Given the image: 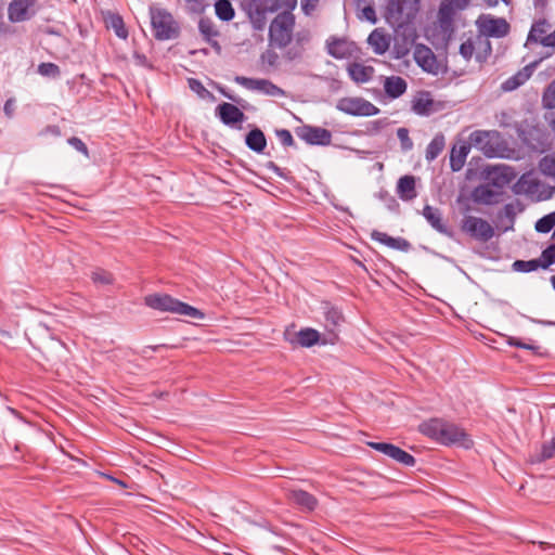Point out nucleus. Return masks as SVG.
I'll return each instance as SVG.
<instances>
[{
    "label": "nucleus",
    "instance_id": "6e6552de",
    "mask_svg": "<svg viewBox=\"0 0 555 555\" xmlns=\"http://www.w3.org/2000/svg\"><path fill=\"white\" fill-rule=\"evenodd\" d=\"M336 107L338 111L351 116L367 117L379 113L378 107L363 98H343L337 102Z\"/></svg>",
    "mask_w": 555,
    "mask_h": 555
},
{
    "label": "nucleus",
    "instance_id": "9b49d317",
    "mask_svg": "<svg viewBox=\"0 0 555 555\" xmlns=\"http://www.w3.org/2000/svg\"><path fill=\"white\" fill-rule=\"evenodd\" d=\"M296 134L310 145H330L332 132L325 128L305 125L297 128Z\"/></svg>",
    "mask_w": 555,
    "mask_h": 555
},
{
    "label": "nucleus",
    "instance_id": "2f4dec72",
    "mask_svg": "<svg viewBox=\"0 0 555 555\" xmlns=\"http://www.w3.org/2000/svg\"><path fill=\"white\" fill-rule=\"evenodd\" d=\"M198 30L204 39L210 42L212 47H219L217 41H211V38L217 37L219 33L210 18L202 17L198 22Z\"/></svg>",
    "mask_w": 555,
    "mask_h": 555
},
{
    "label": "nucleus",
    "instance_id": "9d476101",
    "mask_svg": "<svg viewBox=\"0 0 555 555\" xmlns=\"http://www.w3.org/2000/svg\"><path fill=\"white\" fill-rule=\"evenodd\" d=\"M234 81L248 90L259 91L270 96L285 95V91L282 88L268 79L235 76Z\"/></svg>",
    "mask_w": 555,
    "mask_h": 555
},
{
    "label": "nucleus",
    "instance_id": "864d4df0",
    "mask_svg": "<svg viewBox=\"0 0 555 555\" xmlns=\"http://www.w3.org/2000/svg\"><path fill=\"white\" fill-rule=\"evenodd\" d=\"M474 52H475V46H474V42L472 41V39H468L466 41H464L461 46H460V54L466 60V61H469L473 55H474Z\"/></svg>",
    "mask_w": 555,
    "mask_h": 555
},
{
    "label": "nucleus",
    "instance_id": "2eb2a0df",
    "mask_svg": "<svg viewBox=\"0 0 555 555\" xmlns=\"http://www.w3.org/2000/svg\"><path fill=\"white\" fill-rule=\"evenodd\" d=\"M238 106L237 104L223 102L216 107V115L225 126L241 124L246 119V116Z\"/></svg>",
    "mask_w": 555,
    "mask_h": 555
},
{
    "label": "nucleus",
    "instance_id": "473e14b6",
    "mask_svg": "<svg viewBox=\"0 0 555 555\" xmlns=\"http://www.w3.org/2000/svg\"><path fill=\"white\" fill-rule=\"evenodd\" d=\"M433 103L434 102L429 98V93L424 92L413 100L412 109L418 115H428L431 109Z\"/></svg>",
    "mask_w": 555,
    "mask_h": 555
},
{
    "label": "nucleus",
    "instance_id": "4d7b16f0",
    "mask_svg": "<svg viewBox=\"0 0 555 555\" xmlns=\"http://www.w3.org/2000/svg\"><path fill=\"white\" fill-rule=\"evenodd\" d=\"M362 17L372 24H376L377 22L375 9L372 5H366L362 9Z\"/></svg>",
    "mask_w": 555,
    "mask_h": 555
},
{
    "label": "nucleus",
    "instance_id": "6ab92c4d",
    "mask_svg": "<svg viewBox=\"0 0 555 555\" xmlns=\"http://www.w3.org/2000/svg\"><path fill=\"white\" fill-rule=\"evenodd\" d=\"M422 215L426 219V221L431 225L433 229H435L440 234H443L448 237H452L453 233L443 222L442 212L440 211L439 208L433 207L430 205H425Z\"/></svg>",
    "mask_w": 555,
    "mask_h": 555
},
{
    "label": "nucleus",
    "instance_id": "774afa93",
    "mask_svg": "<svg viewBox=\"0 0 555 555\" xmlns=\"http://www.w3.org/2000/svg\"><path fill=\"white\" fill-rule=\"evenodd\" d=\"M297 4V0H282L281 8L285 7L293 10Z\"/></svg>",
    "mask_w": 555,
    "mask_h": 555
},
{
    "label": "nucleus",
    "instance_id": "cd10ccee",
    "mask_svg": "<svg viewBox=\"0 0 555 555\" xmlns=\"http://www.w3.org/2000/svg\"><path fill=\"white\" fill-rule=\"evenodd\" d=\"M367 43L375 54L382 55L389 49L390 40L382 29L376 28L369 35Z\"/></svg>",
    "mask_w": 555,
    "mask_h": 555
},
{
    "label": "nucleus",
    "instance_id": "603ef678",
    "mask_svg": "<svg viewBox=\"0 0 555 555\" xmlns=\"http://www.w3.org/2000/svg\"><path fill=\"white\" fill-rule=\"evenodd\" d=\"M555 456V437L544 443L541 449V460L545 461Z\"/></svg>",
    "mask_w": 555,
    "mask_h": 555
},
{
    "label": "nucleus",
    "instance_id": "39448f33",
    "mask_svg": "<svg viewBox=\"0 0 555 555\" xmlns=\"http://www.w3.org/2000/svg\"><path fill=\"white\" fill-rule=\"evenodd\" d=\"M295 17L289 12L278 14L269 27V40L271 44L280 49L286 48L293 39Z\"/></svg>",
    "mask_w": 555,
    "mask_h": 555
},
{
    "label": "nucleus",
    "instance_id": "a211bd4d",
    "mask_svg": "<svg viewBox=\"0 0 555 555\" xmlns=\"http://www.w3.org/2000/svg\"><path fill=\"white\" fill-rule=\"evenodd\" d=\"M414 61L423 70L437 74V59L430 48L417 44L414 50Z\"/></svg>",
    "mask_w": 555,
    "mask_h": 555
},
{
    "label": "nucleus",
    "instance_id": "a18cd8bd",
    "mask_svg": "<svg viewBox=\"0 0 555 555\" xmlns=\"http://www.w3.org/2000/svg\"><path fill=\"white\" fill-rule=\"evenodd\" d=\"M251 5L273 13L281 9V1L280 0H251Z\"/></svg>",
    "mask_w": 555,
    "mask_h": 555
},
{
    "label": "nucleus",
    "instance_id": "3c124183",
    "mask_svg": "<svg viewBox=\"0 0 555 555\" xmlns=\"http://www.w3.org/2000/svg\"><path fill=\"white\" fill-rule=\"evenodd\" d=\"M67 143L86 157H89V150L81 139L77 137H70L68 138Z\"/></svg>",
    "mask_w": 555,
    "mask_h": 555
},
{
    "label": "nucleus",
    "instance_id": "4be33fe9",
    "mask_svg": "<svg viewBox=\"0 0 555 555\" xmlns=\"http://www.w3.org/2000/svg\"><path fill=\"white\" fill-rule=\"evenodd\" d=\"M35 0H13L9 4V20L13 23L24 22L29 18L28 10L33 7Z\"/></svg>",
    "mask_w": 555,
    "mask_h": 555
},
{
    "label": "nucleus",
    "instance_id": "7ed1b4c3",
    "mask_svg": "<svg viewBox=\"0 0 555 555\" xmlns=\"http://www.w3.org/2000/svg\"><path fill=\"white\" fill-rule=\"evenodd\" d=\"M470 144L486 157H503L507 142L498 130H475L469 134Z\"/></svg>",
    "mask_w": 555,
    "mask_h": 555
},
{
    "label": "nucleus",
    "instance_id": "09e8293b",
    "mask_svg": "<svg viewBox=\"0 0 555 555\" xmlns=\"http://www.w3.org/2000/svg\"><path fill=\"white\" fill-rule=\"evenodd\" d=\"M397 137L401 143V149L403 151H410L413 147V142L409 135V130L406 128H399L397 130Z\"/></svg>",
    "mask_w": 555,
    "mask_h": 555
},
{
    "label": "nucleus",
    "instance_id": "dca6fc26",
    "mask_svg": "<svg viewBox=\"0 0 555 555\" xmlns=\"http://www.w3.org/2000/svg\"><path fill=\"white\" fill-rule=\"evenodd\" d=\"M516 177L515 169L506 165L495 166L488 171L490 184L500 190L508 185Z\"/></svg>",
    "mask_w": 555,
    "mask_h": 555
},
{
    "label": "nucleus",
    "instance_id": "20e7f679",
    "mask_svg": "<svg viewBox=\"0 0 555 555\" xmlns=\"http://www.w3.org/2000/svg\"><path fill=\"white\" fill-rule=\"evenodd\" d=\"M145 305L152 309L185 315L202 320L205 314L195 307L190 306L167 294H154L145 297Z\"/></svg>",
    "mask_w": 555,
    "mask_h": 555
},
{
    "label": "nucleus",
    "instance_id": "58836bf2",
    "mask_svg": "<svg viewBox=\"0 0 555 555\" xmlns=\"http://www.w3.org/2000/svg\"><path fill=\"white\" fill-rule=\"evenodd\" d=\"M539 268L543 269V262L541 257L539 259L531 260H516L513 263V269L517 272L528 273L531 271H535Z\"/></svg>",
    "mask_w": 555,
    "mask_h": 555
},
{
    "label": "nucleus",
    "instance_id": "1a4fd4ad",
    "mask_svg": "<svg viewBox=\"0 0 555 555\" xmlns=\"http://www.w3.org/2000/svg\"><path fill=\"white\" fill-rule=\"evenodd\" d=\"M326 51L328 55L336 60H345L356 57L360 49L347 38L332 36L326 40Z\"/></svg>",
    "mask_w": 555,
    "mask_h": 555
},
{
    "label": "nucleus",
    "instance_id": "393cba45",
    "mask_svg": "<svg viewBox=\"0 0 555 555\" xmlns=\"http://www.w3.org/2000/svg\"><path fill=\"white\" fill-rule=\"evenodd\" d=\"M408 83L400 76H389L384 80V91L390 99H398L406 92Z\"/></svg>",
    "mask_w": 555,
    "mask_h": 555
},
{
    "label": "nucleus",
    "instance_id": "ddd939ff",
    "mask_svg": "<svg viewBox=\"0 0 555 555\" xmlns=\"http://www.w3.org/2000/svg\"><path fill=\"white\" fill-rule=\"evenodd\" d=\"M372 449L389 456L405 466H414L415 457L401 448L388 442H367Z\"/></svg>",
    "mask_w": 555,
    "mask_h": 555
},
{
    "label": "nucleus",
    "instance_id": "bb28decb",
    "mask_svg": "<svg viewBox=\"0 0 555 555\" xmlns=\"http://www.w3.org/2000/svg\"><path fill=\"white\" fill-rule=\"evenodd\" d=\"M397 194L402 201H412L417 196L415 190V177L403 176L398 180Z\"/></svg>",
    "mask_w": 555,
    "mask_h": 555
},
{
    "label": "nucleus",
    "instance_id": "0eeeda50",
    "mask_svg": "<svg viewBox=\"0 0 555 555\" xmlns=\"http://www.w3.org/2000/svg\"><path fill=\"white\" fill-rule=\"evenodd\" d=\"M461 231L479 242H488L494 236L493 227L485 219L465 216L461 222Z\"/></svg>",
    "mask_w": 555,
    "mask_h": 555
},
{
    "label": "nucleus",
    "instance_id": "f257e3e1",
    "mask_svg": "<svg viewBox=\"0 0 555 555\" xmlns=\"http://www.w3.org/2000/svg\"><path fill=\"white\" fill-rule=\"evenodd\" d=\"M420 10V0H389L386 18L396 28L395 49L397 57L405 56L414 43L415 29L412 26Z\"/></svg>",
    "mask_w": 555,
    "mask_h": 555
},
{
    "label": "nucleus",
    "instance_id": "4c0bfd02",
    "mask_svg": "<svg viewBox=\"0 0 555 555\" xmlns=\"http://www.w3.org/2000/svg\"><path fill=\"white\" fill-rule=\"evenodd\" d=\"M540 172L550 178H555V153L546 154L539 160Z\"/></svg>",
    "mask_w": 555,
    "mask_h": 555
},
{
    "label": "nucleus",
    "instance_id": "4468645a",
    "mask_svg": "<svg viewBox=\"0 0 555 555\" xmlns=\"http://www.w3.org/2000/svg\"><path fill=\"white\" fill-rule=\"evenodd\" d=\"M321 309L324 315V326L333 339L337 338V332L340 325L345 322V317L341 310L332 305L330 301H323Z\"/></svg>",
    "mask_w": 555,
    "mask_h": 555
},
{
    "label": "nucleus",
    "instance_id": "5701e85b",
    "mask_svg": "<svg viewBox=\"0 0 555 555\" xmlns=\"http://www.w3.org/2000/svg\"><path fill=\"white\" fill-rule=\"evenodd\" d=\"M470 140L468 142H461L459 145H454L450 154V167L453 171H460L466 162V157L472 149Z\"/></svg>",
    "mask_w": 555,
    "mask_h": 555
},
{
    "label": "nucleus",
    "instance_id": "f8f14e48",
    "mask_svg": "<svg viewBox=\"0 0 555 555\" xmlns=\"http://www.w3.org/2000/svg\"><path fill=\"white\" fill-rule=\"evenodd\" d=\"M478 26L482 34L493 38H503L508 35L511 29L505 18L491 15L481 16L478 21Z\"/></svg>",
    "mask_w": 555,
    "mask_h": 555
},
{
    "label": "nucleus",
    "instance_id": "a19ab883",
    "mask_svg": "<svg viewBox=\"0 0 555 555\" xmlns=\"http://www.w3.org/2000/svg\"><path fill=\"white\" fill-rule=\"evenodd\" d=\"M188 83H189V88L193 92H195L199 98L209 99L211 101L215 100V95L210 91H208L198 79L190 78L188 80Z\"/></svg>",
    "mask_w": 555,
    "mask_h": 555
},
{
    "label": "nucleus",
    "instance_id": "69168bd1",
    "mask_svg": "<svg viewBox=\"0 0 555 555\" xmlns=\"http://www.w3.org/2000/svg\"><path fill=\"white\" fill-rule=\"evenodd\" d=\"M517 77H513L511 79H508L506 82H505V86H506V89L511 90V89H514L516 88L517 86H519V81L516 80Z\"/></svg>",
    "mask_w": 555,
    "mask_h": 555
},
{
    "label": "nucleus",
    "instance_id": "37998d69",
    "mask_svg": "<svg viewBox=\"0 0 555 555\" xmlns=\"http://www.w3.org/2000/svg\"><path fill=\"white\" fill-rule=\"evenodd\" d=\"M37 72L43 77L56 78L61 75L59 65L51 62H43L38 65Z\"/></svg>",
    "mask_w": 555,
    "mask_h": 555
},
{
    "label": "nucleus",
    "instance_id": "13d9d810",
    "mask_svg": "<svg viewBox=\"0 0 555 555\" xmlns=\"http://www.w3.org/2000/svg\"><path fill=\"white\" fill-rule=\"evenodd\" d=\"M319 0H301V9L306 14H310L318 5Z\"/></svg>",
    "mask_w": 555,
    "mask_h": 555
},
{
    "label": "nucleus",
    "instance_id": "f704fd0d",
    "mask_svg": "<svg viewBox=\"0 0 555 555\" xmlns=\"http://www.w3.org/2000/svg\"><path fill=\"white\" fill-rule=\"evenodd\" d=\"M444 143L446 142L443 134L435 135V138L429 142V144L426 147V159L428 162L436 159L443 151Z\"/></svg>",
    "mask_w": 555,
    "mask_h": 555
},
{
    "label": "nucleus",
    "instance_id": "423d86ee",
    "mask_svg": "<svg viewBox=\"0 0 555 555\" xmlns=\"http://www.w3.org/2000/svg\"><path fill=\"white\" fill-rule=\"evenodd\" d=\"M151 24L157 40L175 39L179 36V25L165 9L150 8Z\"/></svg>",
    "mask_w": 555,
    "mask_h": 555
},
{
    "label": "nucleus",
    "instance_id": "412c9836",
    "mask_svg": "<svg viewBox=\"0 0 555 555\" xmlns=\"http://www.w3.org/2000/svg\"><path fill=\"white\" fill-rule=\"evenodd\" d=\"M492 186L493 185H491L490 182L475 186L472 191V199L476 204L482 205H492L498 203L500 192L494 191Z\"/></svg>",
    "mask_w": 555,
    "mask_h": 555
},
{
    "label": "nucleus",
    "instance_id": "c9c22d12",
    "mask_svg": "<svg viewBox=\"0 0 555 555\" xmlns=\"http://www.w3.org/2000/svg\"><path fill=\"white\" fill-rule=\"evenodd\" d=\"M269 11L263 9H258L256 7L250 8L248 11V17L255 30H263L267 24V13Z\"/></svg>",
    "mask_w": 555,
    "mask_h": 555
},
{
    "label": "nucleus",
    "instance_id": "e433bc0d",
    "mask_svg": "<svg viewBox=\"0 0 555 555\" xmlns=\"http://www.w3.org/2000/svg\"><path fill=\"white\" fill-rule=\"evenodd\" d=\"M107 26L115 31L117 37L121 39H127L128 30L125 26L122 17L119 14H109L107 18Z\"/></svg>",
    "mask_w": 555,
    "mask_h": 555
},
{
    "label": "nucleus",
    "instance_id": "f03ea898",
    "mask_svg": "<svg viewBox=\"0 0 555 555\" xmlns=\"http://www.w3.org/2000/svg\"><path fill=\"white\" fill-rule=\"evenodd\" d=\"M420 430L425 436L444 446L456 444L465 449L473 446L469 435L459 425L442 418H431L420 425Z\"/></svg>",
    "mask_w": 555,
    "mask_h": 555
},
{
    "label": "nucleus",
    "instance_id": "a878e982",
    "mask_svg": "<svg viewBox=\"0 0 555 555\" xmlns=\"http://www.w3.org/2000/svg\"><path fill=\"white\" fill-rule=\"evenodd\" d=\"M539 186V181L532 178L530 172L522 173L512 186V191L516 195L533 194Z\"/></svg>",
    "mask_w": 555,
    "mask_h": 555
},
{
    "label": "nucleus",
    "instance_id": "7c9ffc66",
    "mask_svg": "<svg viewBox=\"0 0 555 555\" xmlns=\"http://www.w3.org/2000/svg\"><path fill=\"white\" fill-rule=\"evenodd\" d=\"M348 73L353 81L364 83L372 79L374 68L360 63H351L348 66Z\"/></svg>",
    "mask_w": 555,
    "mask_h": 555
},
{
    "label": "nucleus",
    "instance_id": "c03bdc74",
    "mask_svg": "<svg viewBox=\"0 0 555 555\" xmlns=\"http://www.w3.org/2000/svg\"><path fill=\"white\" fill-rule=\"evenodd\" d=\"M542 104L544 108H555V79L544 90L542 95Z\"/></svg>",
    "mask_w": 555,
    "mask_h": 555
},
{
    "label": "nucleus",
    "instance_id": "de8ad7c7",
    "mask_svg": "<svg viewBox=\"0 0 555 555\" xmlns=\"http://www.w3.org/2000/svg\"><path fill=\"white\" fill-rule=\"evenodd\" d=\"M543 269H547L555 263V244L548 245L541 254Z\"/></svg>",
    "mask_w": 555,
    "mask_h": 555
},
{
    "label": "nucleus",
    "instance_id": "338daca9",
    "mask_svg": "<svg viewBox=\"0 0 555 555\" xmlns=\"http://www.w3.org/2000/svg\"><path fill=\"white\" fill-rule=\"evenodd\" d=\"M535 9L543 10L546 8L548 0H532Z\"/></svg>",
    "mask_w": 555,
    "mask_h": 555
},
{
    "label": "nucleus",
    "instance_id": "c85d7f7f",
    "mask_svg": "<svg viewBox=\"0 0 555 555\" xmlns=\"http://www.w3.org/2000/svg\"><path fill=\"white\" fill-rule=\"evenodd\" d=\"M288 499L297 504L298 506L308 511H313L318 504V500L311 493L305 490H291L288 492Z\"/></svg>",
    "mask_w": 555,
    "mask_h": 555
},
{
    "label": "nucleus",
    "instance_id": "8fccbe9b",
    "mask_svg": "<svg viewBox=\"0 0 555 555\" xmlns=\"http://www.w3.org/2000/svg\"><path fill=\"white\" fill-rule=\"evenodd\" d=\"M278 139L280 140L283 146H293L295 145V141L289 130L287 129H279L275 131Z\"/></svg>",
    "mask_w": 555,
    "mask_h": 555
},
{
    "label": "nucleus",
    "instance_id": "5fc2aeb1",
    "mask_svg": "<svg viewBox=\"0 0 555 555\" xmlns=\"http://www.w3.org/2000/svg\"><path fill=\"white\" fill-rule=\"evenodd\" d=\"M507 344L512 347H516V348H520V349H526V350H532V351H535L537 349H539L538 346H534L532 344H528V343H524L521 339L517 338V337H513V336H509L507 338Z\"/></svg>",
    "mask_w": 555,
    "mask_h": 555
},
{
    "label": "nucleus",
    "instance_id": "f3484780",
    "mask_svg": "<svg viewBox=\"0 0 555 555\" xmlns=\"http://www.w3.org/2000/svg\"><path fill=\"white\" fill-rule=\"evenodd\" d=\"M285 339L293 346L297 345L300 347L309 348L319 343L320 333L314 328L306 327L301 328L297 333H294L293 335L286 332Z\"/></svg>",
    "mask_w": 555,
    "mask_h": 555
},
{
    "label": "nucleus",
    "instance_id": "c756f323",
    "mask_svg": "<svg viewBox=\"0 0 555 555\" xmlns=\"http://www.w3.org/2000/svg\"><path fill=\"white\" fill-rule=\"evenodd\" d=\"M247 147L258 154L263 153L267 146V139L263 131L259 128L251 129L245 137Z\"/></svg>",
    "mask_w": 555,
    "mask_h": 555
},
{
    "label": "nucleus",
    "instance_id": "79ce46f5",
    "mask_svg": "<svg viewBox=\"0 0 555 555\" xmlns=\"http://www.w3.org/2000/svg\"><path fill=\"white\" fill-rule=\"evenodd\" d=\"M91 280L98 285H111L114 282V276L106 270L96 269L92 272Z\"/></svg>",
    "mask_w": 555,
    "mask_h": 555
},
{
    "label": "nucleus",
    "instance_id": "e2e57ef3",
    "mask_svg": "<svg viewBox=\"0 0 555 555\" xmlns=\"http://www.w3.org/2000/svg\"><path fill=\"white\" fill-rule=\"evenodd\" d=\"M266 167L276 173L279 177H283L281 168L273 162H268Z\"/></svg>",
    "mask_w": 555,
    "mask_h": 555
},
{
    "label": "nucleus",
    "instance_id": "680f3d73",
    "mask_svg": "<svg viewBox=\"0 0 555 555\" xmlns=\"http://www.w3.org/2000/svg\"><path fill=\"white\" fill-rule=\"evenodd\" d=\"M540 43L543 47H555V37H553V33L544 36L540 39Z\"/></svg>",
    "mask_w": 555,
    "mask_h": 555
},
{
    "label": "nucleus",
    "instance_id": "72a5a7b5",
    "mask_svg": "<svg viewBox=\"0 0 555 555\" xmlns=\"http://www.w3.org/2000/svg\"><path fill=\"white\" fill-rule=\"evenodd\" d=\"M215 11L218 18L223 22H229L235 16V11L230 0H217Z\"/></svg>",
    "mask_w": 555,
    "mask_h": 555
},
{
    "label": "nucleus",
    "instance_id": "bf43d9fd",
    "mask_svg": "<svg viewBox=\"0 0 555 555\" xmlns=\"http://www.w3.org/2000/svg\"><path fill=\"white\" fill-rule=\"evenodd\" d=\"M48 133H51L55 137H60L61 135V129L59 126L56 125H49L47 126L42 131H41V134H48Z\"/></svg>",
    "mask_w": 555,
    "mask_h": 555
},
{
    "label": "nucleus",
    "instance_id": "aec40b11",
    "mask_svg": "<svg viewBox=\"0 0 555 555\" xmlns=\"http://www.w3.org/2000/svg\"><path fill=\"white\" fill-rule=\"evenodd\" d=\"M371 238L375 242L384 244L392 249L409 251L412 248L411 243L404 237H392L385 232H380L378 230H373L371 233Z\"/></svg>",
    "mask_w": 555,
    "mask_h": 555
},
{
    "label": "nucleus",
    "instance_id": "49530a36",
    "mask_svg": "<svg viewBox=\"0 0 555 555\" xmlns=\"http://www.w3.org/2000/svg\"><path fill=\"white\" fill-rule=\"evenodd\" d=\"M545 26H546L545 21H540V22L533 24L529 31L527 40L530 42H538L539 41L538 37L545 34Z\"/></svg>",
    "mask_w": 555,
    "mask_h": 555
},
{
    "label": "nucleus",
    "instance_id": "0e129e2a",
    "mask_svg": "<svg viewBox=\"0 0 555 555\" xmlns=\"http://www.w3.org/2000/svg\"><path fill=\"white\" fill-rule=\"evenodd\" d=\"M385 196H387V204L390 209L399 206L396 198L389 195L388 192H385Z\"/></svg>",
    "mask_w": 555,
    "mask_h": 555
},
{
    "label": "nucleus",
    "instance_id": "b1692460",
    "mask_svg": "<svg viewBox=\"0 0 555 555\" xmlns=\"http://www.w3.org/2000/svg\"><path fill=\"white\" fill-rule=\"evenodd\" d=\"M455 7L462 8L463 5L459 4V0H446L441 3L438 16L442 29L448 30L452 27Z\"/></svg>",
    "mask_w": 555,
    "mask_h": 555
},
{
    "label": "nucleus",
    "instance_id": "052dcab7",
    "mask_svg": "<svg viewBox=\"0 0 555 555\" xmlns=\"http://www.w3.org/2000/svg\"><path fill=\"white\" fill-rule=\"evenodd\" d=\"M14 109H15L14 101L12 99L7 100V102L4 103V107H3L5 115L11 118L14 114Z\"/></svg>",
    "mask_w": 555,
    "mask_h": 555
},
{
    "label": "nucleus",
    "instance_id": "ea45409f",
    "mask_svg": "<svg viewBox=\"0 0 555 555\" xmlns=\"http://www.w3.org/2000/svg\"><path fill=\"white\" fill-rule=\"evenodd\" d=\"M555 227V211L550 212L535 222V231L539 233H548Z\"/></svg>",
    "mask_w": 555,
    "mask_h": 555
},
{
    "label": "nucleus",
    "instance_id": "6e6d98bb",
    "mask_svg": "<svg viewBox=\"0 0 555 555\" xmlns=\"http://www.w3.org/2000/svg\"><path fill=\"white\" fill-rule=\"evenodd\" d=\"M218 91L227 99H229L230 101L234 102L235 104L240 105L242 108H246V101H244L243 99L230 93L227 91L225 88L223 87H218Z\"/></svg>",
    "mask_w": 555,
    "mask_h": 555
}]
</instances>
